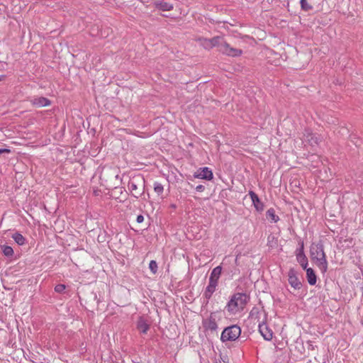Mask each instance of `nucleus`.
Wrapping results in <instances>:
<instances>
[{
  "instance_id": "obj_23",
  "label": "nucleus",
  "mask_w": 363,
  "mask_h": 363,
  "mask_svg": "<svg viewBox=\"0 0 363 363\" xmlns=\"http://www.w3.org/2000/svg\"><path fill=\"white\" fill-rule=\"evenodd\" d=\"M157 263L155 260H151L149 264V269L152 274H156L157 272Z\"/></svg>"
},
{
  "instance_id": "obj_19",
  "label": "nucleus",
  "mask_w": 363,
  "mask_h": 363,
  "mask_svg": "<svg viewBox=\"0 0 363 363\" xmlns=\"http://www.w3.org/2000/svg\"><path fill=\"white\" fill-rule=\"evenodd\" d=\"M153 186H154L155 192L158 196H160V195H162L163 194L164 186H163V185L161 183H160L158 182H155L154 184H153Z\"/></svg>"
},
{
  "instance_id": "obj_31",
  "label": "nucleus",
  "mask_w": 363,
  "mask_h": 363,
  "mask_svg": "<svg viewBox=\"0 0 363 363\" xmlns=\"http://www.w3.org/2000/svg\"><path fill=\"white\" fill-rule=\"evenodd\" d=\"M6 78L5 75H0V82H2Z\"/></svg>"
},
{
  "instance_id": "obj_9",
  "label": "nucleus",
  "mask_w": 363,
  "mask_h": 363,
  "mask_svg": "<svg viewBox=\"0 0 363 363\" xmlns=\"http://www.w3.org/2000/svg\"><path fill=\"white\" fill-rule=\"evenodd\" d=\"M218 284V283L216 281L208 280V284L203 292V297L206 299L207 303L216 291Z\"/></svg>"
},
{
  "instance_id": "obj_15",
  "label": "nucleus",
  "mask_w": 363,
  "mask_h": 363,
  "mask_svg": "<svg viewBox=\"0 0 363 363\" xmlns=\"http://www.w3.org/2000/svg\"><path fill=\"white\" fill-rule=\"evenodd\" d=\"M305 269L306 271V277H307L308 282L311 285H314L316 283L317 277H316V275H315L313 269L311 268H307V267Z\"/></svg>"
},
{
  "instance_id": "obj_2",
  "label": "nucleus",
  "mask_w": 363,
  "mask_h": 363,
  "mask_svg": "<svg viewBox=\"0 0 363 363\" xmlns=\"http://www.w3.org/2000/svg\"><path fill=\"white\" fill-rule=\"evenodd\" d=\"M241 334V328L238 325H232L225 328L220 336L223 342L236 340Z\"/></svg>"
},
{
  "instance_id": "obj_13",
  "label": "nucleus",
  "mask_w": 363,
  "mask_h": 363,
  "mask_svg": "<svg viewBox=\"0 0 363 363\" xmlns=\"http://www.w3.org/2000/svg\"><path fill=\"white\" fill-rule=\"evenodd\" d=\"M154 5L157 9L163 11H169L173 9V5L164 1H155Z\"/></svg>"
},
{
  "instance_id": "obj_21",
  "label": "nucleus",
  "mask_w": 363,
  "mask_h": 363,
  "mask_svg": "<svg viewBox=\"0 0 363 363\" xmlns=\"http://www.w3.org/2000/svg\"><path fill=\"white\" fill-rule=\"evenodd\" d=\"M209 40L211 41V43L212 44L213 48L216 46H219L220 48V45L223 43H221L222 38L219 36L212 38Z\"/></svg>"
},
{
  "instance_id": "obj_14",
  "label": "nucleus",
  "mask_w": 363,
  "mask_h": 363,
  "mask_svg": "<svg viewBox=\"0 0 363 363\" xmlns=\"http://www.w3.org/2000/svg\"><path fill=\"white\" fill-rule=\"evenodd\" d=\"M222 272V267L217 266L211 272L209 280L214 281L218 283L219 278Z\"/></svg>"
},
{
  "instance_id": "obj_7",
  "label": "nucleus",
  "mask_w": 363,
  "mask_h": 363,
  "mask_svg": "<svg viewBox=\"0 0 363 363\" xmlns=\"http://www.w3.org/2000/svg\"><path fill=\"white\" fill-rule=\"evenodd\" d=\"M30 101L33 106L37 108L46 107L51 104V101L43 96L33 97Z\"/></svg>"
},
{
  "instance_id": "obj_26",
  "label": "nucleus",
  "mask_w": 363,
  "mask_h": 363,
  "mask_svg": "<svg viewBox=\"0 0 363 363\" xmlns=\"http://www.w3.org/2000/svg\"><path fill=\"white\" fill-rule=\"evenodd\" d=\"M301 8L306 11H308L311 9V6L308 4L307 0H301L300 1Z\"/></svg>"
},
{
  "instance_id": "obj_3",
  "label": "nucleus",
  "mask_w": 363,
  "mask_h": 363,
  "mask_svg": "<svg viewBox=\"0 0 363 363\" xmlns=\"http://www.w3.org/2000/svg\"><path fill=\"white\" fill-rule=\"evenodd\" d=\"M193 177L196 179H205L211 181L213 179V174L212 170L208 167H200L193 174Z\"/></svg>"
},
{
  "instance_id": "obj_6",
  "label": "nucleus",
  "mask_w": 363,
  "mask_h": 363,
  "mask_svg": "<svg viewBox=\"0 0 363 363\" xmlns=\"http://www.w3.org/2000/svg\"><path fill=\"white\" fill-rule=\"evenodd\" d=\"M259 332L266 340H271L273 337L272 330L264 322H259L258 324Z\"/></svg>"
},
{
  "instance_id": "obj_16",
  "label": "nucleus",
  "mask_w": 363,
  "mask_h": 363,
  "mask_svg": "<svg viewBox=\"0 0 363 363\" xmlns=\"http://www.w3.org/2000/svg\"><path fill=\"white\" fill-rule=\"evenodd\" d=\"M12 238L18 245H23L26 242V239L18 232L14 233Z\"/></svg>"
},
{
  "instance_id": "obj_30",
  "label": "nucleus",
  "mask_w": 363,
  "mask_h": 363,
  "mask_svg": "<svg viewBox=\"0 0 363 363\" xmlns=\"http://www.w3.org/2000/svg\"><path fill=\"white\" fill-rule=\"evenodd\" d=\"M11 150L9 148H0V155L2 153H10Z\"/></svg>"
},
{
  "instance_id": "obj_20",
  "label": "nucleus",
  "mask_w": 363,
  "mask_h": 363,
  "mask_svg": "<svg viewBox=\"0 0 363 363\" xmlns=\"http://www.w3.org/2000/svg\"><path fill=\"white\" fill-rule=\"evenodd\" d=\"M319 269H320L323 273H325L327 270V262L323 252V258H319Z\"/></svg>"
},
{
  "instance_id": "obj_17",
  "label": "nucleus",
  "mask_w": 363,
  "mask_h": 363,
  "mask_svg": "<svg viewBox=\"0 0 363 363\" xmlns=\"http://www.w3.org/2000/svg\"><path fill=\"white\" fill-rule=\"evenodd\" d=\"M266 216L274 223H277L279 220V216L276 215L275 210L273 208H270L267 211Z\"/></svg>"
},
{
  "instance_id": "obj_18",
  "label": "nucleus",
  "mask_w": 363,
  "mask_h": 363,
  "mask_svg": "<svg viewBox=\"0 0 363 363\" xmlns=\"http://www.w3.org/2000/svg\"><path fill=\"white\" fill-rule=\"evenodd\" d=\"M1 248L3 254L6 257H11L13 255V250L11 246L4 245L1 246Z\"/></svg>"
},
{
  "instance_id": "obj_27",
  "label": "nucleus",
  "mask_w": 363,
  "mask_h": 363,
  "mask_svg": "<svg viewBox=\"0 0 363 363\" xmlns=\"http://www.w3.org/2000/svg\"><path fill=\"white\" fill-rule=\"evenodd\" d=\"M128 188L131 191H135L138 189V186L135 183L133 182H131L128 184Z\"/></svg>"
},
{
  "instance_id": "obj_12",
  "label": "nucleus",
  "mask_w": 363,
  "mask_h": 363,
  "mask_svg": "<svg viewBox=\"0 0 363 363\" xmlns=\"http://www.w3.org/2000/svg\"><path fill=\"white\" fill-rule=\"evenodd\" d=\"M136 327L140 333L146 334L150 329V324L143 316H140Z\"/></svg>"
},
{
  "instance_id": "obj_28",
  "label": "nucleus",
  "mask_w": 363,
  "mask_h": 363,
  "mask_svg": "<svg viewBox=\"0 0 363 363\" xmlns=\"http://www.w3.org/2000/svg\"><path fill=\"white\" fill-rule=\"evenodd\" d=\"M197 192H203L205 190V186L202 184H199L195 188Z\"/></svg>"
},
{
  "instance_id": "obj_10",
  "label": "nucleus",
  "mask_w": 363,
  "mask_h": 363,
  "mask_svg": "<svg viewBox=\"0 0 363 363\" xmlns=\"http://www.w3.org/2000/svg\"><path fill=\"white\" fill-rule=\"evenodd\" d=\"M297 262L301 264L303 269H306L308 265V259L303 253V244L296 251Z\"/></svg>"
},
{
  "instance_id": "obj_1",
  "label": "nucleus",
  "mask_w": 363,
  "mask_h": 363,
  "mask_svg": "<svg viewBox=\"0 0 363 363\" xmlns=\"http://www.w3.org/2000/svg\"><path fill=\"white\" fill-rule=\"evenodd\" d=\"M250 301V296L245 293H235L231 296L225 306V310L230 315H235L242 311Z\"/></svg>"
},
{
  "instance_id": "obj_8",
  "label": "nucleus",
  "mask_w": 363,
  "mask_h": 363,
  "mask_svg": "<svg viewBox=\"0 0 363 363\" xmlns=\"http://www.w3.org/2000/svg\"><path fill=\"white\" fill-rule=\"evenodd\" d=\"M248 195L252 200V205L254 206L255 210L258 212L263 211L264 205L263 202L259 199V196L253 191H250Z\"/></svg>"
},
{
  "instance_id": "obj_4",
  "label": "nucleus",
  "mask_w": 363,
  "mask_h": 363,
  "mask_svg": "<svg viewBox=\"0 0 363 363\" xmlns=\"http://www.w3.org/2000/svg\"><path fill=\"white\" fill-rule=\"evenodd\" d=\"M219 51L230 57H238L242 53L241 50L230 47L226 42H223L220 45V48H219Z\"/></svg>"
},
{
  "instance_id": "obj_29",
  "label": "nucleus",
  "mask_w": 363,
  "mask_h": 363,
  "mask_svg": "<svg viewBox=\"0 0 363 363\" xmlns=\"http://www.w3.org/2000/svg\"><path fill=\"white\" fill-rule=\"evenodd\" d=\"M136 221L138 223H141L144 221V217L143 215H138L136 218Z\"/></svg>"
},
{
  "instance_id": "obj_5",
  "label": "nucleus",
  "mask_w": 363,
  "mask_h": 363,
  "mask_svg": "<svg viewBox=\"0 0 363 363\" xmlns=\"http://www.w3.org/2000/svg\"><path fill=\"white\" fill-rule=\"evenodd\" d=\"M288 281L295 289H299L301 286V283L297 277V272L294 268H291L288 272Z\"/></svg>"
},
{
  "instance_id": "obj_11",
  "label": "nucleus",
  "mask_w": 363,
  "mask_h": 363,
  "mask_svg": "<svg viewBox=\"0 0 363 363\" xmlns=\"http://www.w3.org/2000/svg\"><path fill=\"white\" fill-rule=\"evenodd\" d=\"M203 325L206 330L216 331L217 330L218 325L213 313L208 318L203 320Z\"/></svg>"
},
{
  "instance_id": "obj_22",
  "label": "nucleus",
  "mask_w": 363,
  "mask_h": 363,
  "mask_svg": "<svg viewBox=\"0 0 363 363\" xmlns=\"http://www.w3.org/2000/svg\"><path fill=\"white\" fill-rule=\"evenodd\" d=\"M262 313V311H260L259 308H253L250 311V316H251L252 318L257 319Z\"/></svg>"
},
{
  "instance_id": "obj_25",
  "label": "nucleus",
  "mask_w": 363,
  "mask_h": 363,
  "mask_svg": "<svg viewBox=\"0 0 363 363\" xmlns=\"http://www.w3.org/2000/svg\"><path fill=\"white\" fill-rule=\"evenodd\" d=\"M65 289H66V286L65 284H57L55 286V291L57 293H59V294H62L65 291Z\"/></svg>"
},
{
  "instance_id": "obj_24",
  "label": "nucleus",
  "mask_w": 363,
  "mask_h": 363,
  "mask_svg": "<svg viewBox=\"0 0 363 363\" xmlns=\"http://www.w3.org/2000/svg\"><path fill=\"white\" fill-rule=\"evenodd\" d=\"M201 45L205 49L210 50L213 48L211 41L208 38H203L201 42Z\"/></svg>"
}]
</instances>
